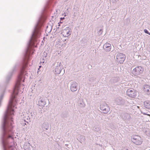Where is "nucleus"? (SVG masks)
I'll return each instance as SVG.
<instances>
[{"instance_id": "obj_1", "label": "nucleus", "mask_w": 150, "mask_h": 150, "mask_svg": "<svg viewBox=\"0 0 150 150\" xmlns=\"http://www.w3.org/2000/svg\"><path fill=\"white\" fill-rule=\"evenodd\" d=\"M25 69L22 68L21 70L12 97L9 101L7 112L4 117L3 128L4 131H11L13 128L12 125L13 122L12 117L13 115L14 107L16 104V102L15 100V95L17 94L19 92V88L21 86L20 82L22 80L23 82H24V76L28 74L25 71Z\"/></svg>"}, {"instance_id": "obj_2", "label": "nucleus", "mask_w": 150, "mask_h": 150, "mask_svg": "<svg viewBox=\"0 0 150 150\" xmlns=\"http://www.w3.org/2000/svg\"><path fill=\"white\" fill-rule=\"evenodd\" d=\"M144 71L143 68L141 66H138L135 67L132 71V74L135 76H137L142 73Z\"/></svg>"}, {"instance_id": "obj_3", "label": "nucleus", "mask_w": 150, "mask_h": 150, "mask_svg": "<svg viewBox=\"0 0 150 150\" xmlns=\"http://www.w3.org/2000/svg\"><path fill=\"white\" fill-rule=\"evenodd\" d=\"M132 140L133 142L137 145H140L142 143V139L138 135L133 136L132 138Z\"/></svg>"}, {"instance_id": "obj_4", "label": "nucleus", "mask_w": 150, "mask_h": 150, "mask_svg": "<svg viewBox=\"0 0 150 150\" xmlns=\"http://www.w3.org/2000/svg\"><path fill=\"white\" fill-rule=\"evenodd\" d=\"M137 91L133 89H128L127 91V95L132 98H135L137 96Z\"/></svg>"}, {"instance_id": "obj_5", "label": "nucleus", "mask_w": 150, "mask_h": 150, "mask_svg": "<svg viewBox=\"0 0 150 150\" xmlns=\"http://www.w3.org/2000/svg\"><path fill=\"white\" fill-rule=\"evenodd\" d=\"M125 58V54L121 53H118L116 56V59L117 61L120 63H122Z\"/></svg>"}, {"instance_id": "obj_6", "label": "nucleus", "mask_w": 150, "mask_h": 150, "mask_svg": "<svg viewBox=\"0 0 150 150\" xmlns=\"http://www.w3.org/2000/svg\"><path fill=\"white\" fill-rule=\"evenodd\" d=\"M62 34L64 37H68L70 35L69 29L68 28H66L62 30Z\"/></svg>"}, {"instance_id": "obj_7", "label": "nucleus", "mask_w": 150, "mask_h": 150, "mask_svg": "<svg viewBox=\"0 0 150 150\" xmlns=\"http://www.w3.org/2000/svg\"><path fill=\"white\" fill-rule=\"evenodd\" d=\"M143 91L147 94L150 95V86L146 85L144 86Z\"/></svg>"}, {"instance_id": "obj_8", "label": "nucleus", "mask_w": 150, "mask_h": 150, "mask_svg": "<svg viewBox=\"0 0 150 150\" xmlns=\"http://www.w3.org/2000/svg\"><path fill=\"white\" fill-rule=\"evenodd\" d=\"M77 85L76 83H74L71 85L70 87L71 90L72 91H76L77 89Z\"/></svg>"}, {"instance_id": "obj_9", "label": "nucleus", "mask_w": 150, "mask_h": 150, "mask_svg": "<svg viewBox=\"0 0 150 150\" xmlns=\"http://www.w3.org/2000/svg\"><path fill=\"white\" fill-rule=\"evenodd\" d=\"M144 105L145 107L150 109V101H146L144 102Z\"/></svg>"}, {"instance_id": "obj_10", "label": "nucleus", "mask_w": 150, "mask_h": 150, "mask_svg": "<svg viewBox=\"0 0 150 150\" xmlns=\"http://www.w3.org/2000/svg\"><path fill=\"white\" fill-rule=\"evenodd\" d=\"M45 102L43 100H41L38 102V105L40 106H44L45 105Z\"/></svg>"}, {"instance_id": "obj_11", "label": "nucleus", "mask_w": 150, "mask_h": 150, "mask_svg": "<svg viewBox=\"0 0 150 150\" xmlns=\"http://www.w3.org/2000/svg\"><path fill=\"white\" fill-rule=\"evenodd\" d=\"M111 45L108 43H106L104 44V47L105 48H109L110 49V48Z\"/></svg>"}, {"instance_id": "obj_12", "label": "nucleus", "mask_w": 150, "mask_h": 150, "mask_svg": "<svg viewBox=\"0 0 150 150\" xmlns=\"http://www.w3.org/2000/svg\"><path fill=\"white\" fill-rule=\"evenodd\" d=\"M105 106H104V107L102 105H101L100 106V108L101 110L103 111H106V108H105Z\"/></svg>"}, {"instance_id": "obj_13", "label": "nucleus", "mask_w": 150, "mask_h": 150, "mask_svg": "<svg viewBox=\"0 0 150 150\" xmlns=\"http://www.w3.org/2000/svg\"><path fill=\"white\" fill-rule=\"evenodd\" d=\"M144 31L145 33L148 34L150 35V33H149L147 30L145 29L144 30Z\"/></svg>"}, {"instance_id": "obj_14", "label": "nucleus", "mask_w": 150, "mask_h": 150, "mask_svg": "<svg viewBox=\"0 0 150 150\" xmlns=\"http://www.w3.org/2000/svg\"><path fill=\"white\" fill-rule=\"evenodd\" d=\"M11 138L12 139H13V138L10 135H9L8 136V138Z\"/></svg>"}, {"instance_id": "obj_15", "label": "nucleus", "mask_w": 150, "mask_h": 150, "mask_svg": "<svg viewBox=\"0 0 150 150\" xmlns=\"http://www.w3.org/2000/svg\"><path fill=\"white\" fill-rule=\"evenodd\" d=\"M144 114V115H148V116H150V115H149V114H146L145 113H143Z\"/></svg>"}, {"instance_id": "obj_16", "label": "nucleus", "mask_w": 150, "mask_h": 150, "mask_svg": "<svg viewBox=\"0 0 150 150\" xmlns=\"http://www.w3.org/2000/svg\"><path fill=\"white\" fill-rule=\"evenodd\" d=\"M64 19V17L63 18H60V19L61 20H62V19Z\"/></svg>"}, {"instance_id": "obj_17", "label": "nucleus", "mask_w": 150, "mask_h": 150, "mask_svg": "<svg viewBox=\"0 0 150 150\" xmlns=\"http://www.w3.org/2000/svg\"><path fill=\"white\" fill-rule=\"evenodd\" d=\"M59 23H58V24H59L58 25H59H59H60V24H59Z\"/></svg>"}, {"instance_id": "obj_18", "label": "nucleus", "mask_w": 150, "mask_h": 150, "mask_svg": "<svg viewBox=\"0 0 150 150\" xmlns=\"http://www.w3.org/2000/svg\"><path fill=\"white\" fill-rule=\"evenodd\" d=\"M20 91L21 92H22V91L21 90Z\"/></svg>"}, {"instance_id": "obj_19", "label": "nucleus", "mask_w": 150, "mask_h": 150, "mask_svg": "<svg viewBox=\"0 0 150 150\" xmlns=\"http://www.w3.org/2000/svg\"><path fill=\"white\" fill-rule=\"evenodd\" d=\"M25 125H26V123H25Z\"/></svg>"}]
</instances>
